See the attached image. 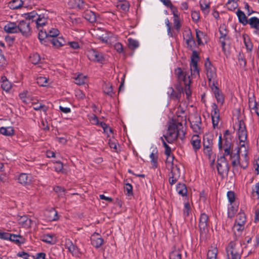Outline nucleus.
Instances as JSON below:
<instances>
[{
	"label": "nucleus",
	"mask_w": 259,
	"mask_h": 259,
	"mask_svg": "<svg viewBox=\"0 0 259 259\" xmlns=\"http://www.w3.org/2000/svg\"><path fill=\"white\" fill-rule=\"evenodd\" d=\"M205 67L209 86L218 84L216 69L208 59L205 63Z\"/></svg>",
	"instance_id": "nucleus-9"
},
{
	"label": "nucleus",
	"mask_w": 259,
	"mask_h": 259,
	"mask_svg": "<svg viewBox=\"0 0 259 259\" xmlns=\"http://www.w3.org/2000/svg\"><path fill=\"white\" fill-rule=\"evenodd\" d=\"M245 222L246 217L245 213L243 212H240L237 215L236 219V224L240 227L238 230L241 229V228L244 226Z\"/></svg>",
	"instance_id": "nucleus-34"
},
{
	"label": "nucleus",
	"mask_w": 259,
	"mask_h": 259,
	"mask_svg": "<svg viewBox=\"0 0 259 259\" xmlns=\"http://www.w3.org/2000/svg\"><path fill=\"white\" fill-rule=\"evenodd\" d=\"M46 219L48 221H56L59 220V216L57 211L54 208H51L45 212Z\"/></svg>",
	"instance_id": "nucleus-23"
},
{
	"label": "nucleus",
	"mask_w": 259,
	"mask_h": 259,
	"mask_svg": "<svg viewBox=\"0 0 259 259\" xmlns=\"http://www.w3.org/2000/svg\"><path fill=\"white\" fill-rule=\"evenodd\" d=\"M196 35L198 45H201L203 44L202 39L205 37L204 33L200 30H196Z\"/></svg>",
	"instance_id": "nucleus-46"
},
{
	"label": "nucleus",
	"mask_w": 259,
	"mask_h": 259,
	"mask_svg": "<svg viewBox=\"0 0 259 259\" xmlns=\"http://www.w3.org/2000/svg\"><path fill=\"white\" fill-rule=\"evenodd\" d=\"M221 36H220V41L221 42L222 46L224 47L225 46V42L224 41L225 37L227 36V33L225 29L223 30V28L221 27L219 29Z\"/></svg>",
	"instance_id": "nucleus-52"
},
{
	"label": "nucleus",
	"mask_w": 259,
	"mask_h": 259,
	"mask_svg": "<svg viewBox=\"0 0 259 259\" xmlns=\"http://www.w3.org/2000/svg\"><path fill=\"white\" fill-rule=\"evenodd\" d=\"M185 133L182 122H175L170 123L168 127L166 135H163L165 140L168 143H172L179 137L183 139Z\"/></svg>",
	"instance_id": "nucleus-3"
},
{
	"label": "nucleus",
	"mask_w": 259,
	"mask_h": 259,
	"mask_svg": "<svg viewBox=\"0 0 259 259\" xmlns=\"http://www.w3.org/2000/svg\"><path fill=\"white\" fill-rule=\"evenodd\" d=\"M173 24H174V28L176 30L177 32H178L180 31V29L181 27V24L180 23V17H173Z\"/></svg>",
	"instance_id": "nucleus-49"
},
{
	"label": "nucleus",
	"mask_w": 259,
	"mask_h": 259,
	"mask_svg": "<svg viewBox=\"0 0 259 259\" xmlns=\"http://www.w3.org/2000/svg\"><path fill=\"white\" fill-rule=\"evenodd\" d=\"M151 163L153 167L156 168L158 166V154L156 148H154L150 154Z\"/></svg>",
	"instance_id": "nucleus-31"
},
{
	"label": "nucleus",
	"mask_w": 259,
	"mask_h": 259,
	"mask_svg": "<svg viewBox=\"0 0 259 259\" xmlns=\"http://www.w3.org/2000/svg\"><path fill=\"white\" fill-rule=\"evenodd\" d=\"M59 34V31L56 28H51L40 30L38 32V38L41 44H45L46 39L50 40L52 38L57 37Z\"/></svg>",
	"instance_id": "nucleus-11"
},
{
	"label": "nucleus",
	"mask_w": 259,
	"mask_h": 259,
	"mask_svg": "<svg viewBox=\"0 0 259 259\" xmlns=\"http://www.w3.org/2000/svg\"><path fill=\"white\" fill-rule=\"evenodd\" d=\"M52 45L56 48H59L62 46L67 45V40H65L63 37H58L52 38L50 39Z\"/></svg>",
	"instance_id": "nucleus-24"
},
{
	"label": "nucleus",
	"mask_w": 259,
	"mask_h": 259,
	"mask_svg": "<svg viewBox=\"0 0 259 259\" xmlns=\"http://www.w3.org/2000/svg\"><path fill=\"white\" fill-rule=\"evenodd\" d=\"M176 191L178 194L183 197H187L188 194V190L185 184L179 183L176 186Z\"/></svg>",
	"instance_id": "nucleus-26"
},
{
	"label": "nucleus",
	"mask_w": 259,
	"mask_h": 259,
	"mask_svg": "<svg viewBox=\"0 0 259 259\" xmlns=\"http://www.w3.org/2000/svg\"><path fill=\"white\" fill-rule=\"evenodd\" d=\"M87 56L89 60L98 62H101L103 60L102 54L95 49L87 51Z\"/></svg>",
	"instance_id": "nucleus-18"
},
{
	"label": "nucleus",
	"mask_w": 259,
	"mask_h": 259,
	"mask_svg": "<svg viewBox=\"0 0 259 259\" xmlns=\"http://www.w3.org/2000/svg\"><path fill=\"white\" fill-rule=\"evenodd\" d=\"M89 119L94 124L97 125L99 124V121L97 116L94 114L89 116Z\"/></svg>",
	"instance_id": "nucleus-63"
},
{
	"label": "nucleus",
	"mask_w": 259,
	"mask_h": 259,
	"mask_svg": "<svg viewBox=\"0 0 259 259\" xmlns=\"http://www.w3.org/2000/svg\"><path fill=\"white\" fill-rule=\"evenodd\" d=\"M0 133L4 135L10 136L14 134V130L11 126L2 127L0 128Z\"/></svg>",
	"instance_id": "nucleus-40"
},
{
	"label": "nucleus",
	"mask_w": 259,
	"mask_h": 259,
	"mask_svg": "<svg viewBox=\"0 0 259 259\" xmlns=\"http://www.w3.org/2000/svg\"><path fill=\"white\" fill-rule=\"evenodd\" d=\"M66 246L69 252L72 253H75L77 252V247L73 244L71 242H68L66 244Z\"/></svg>",
	"instance_id": "nucleus-53"
},
{
	"label": "nucleus",
	"mask_w": 259,
	"mask_h": 259,
	"mask_svg": "<svg viewBox=\"0 0 259 259\" xmlns=\"http://www.w3.org/2000/svg\"><path fill=\"white\" fill-rule=\"evenodd\" d=\"M29 21L26 19V20L20 21L18 23V33H21L24 37H29L32 33V28Z\"/></svg>",
	"instance_id": "nucleus-14"
},
{
	"label": "nucleus",
	"mask_w": 259,
	"mask_h": 259,
	"mask_svg": "<svg viewBox=\"0 0 259 259\" xmlns=\"http://www.w3.org/2000/svg\"><path fill=\"white\" fill-rule=\"evenodd\" d=\"M17 244H21L24 243V238L20 235L10 234L9 240Z\"/></svg>",
	"instance_id": "nucleus-37"
},
{
	"label": "nucleus",
	"mask_w": 259,
	"mask_h": 259,
	"mask_svg": "<svg viewBox=\"0 0 259 259\" xmlns=\"http://www.w3.org/2000/svg\"><path fill=\"white\" fill-rule=\"evenodd\" d=\"M248 24L251 28L254 29L253 33L259 35V19L256 17H252L249 19Z\"/></svg>",
	"instance_id": "nucleus-21"
},
{
	"label": "nucleus",
	"mask_w": 259,
	"mask_h": 259,
	"mask_svg": "<svg viewBox=\"0 0 259 259\" xmlns=\"http://www.w3.org/2000/svg\"><path fill=\"white\" fill-rule=\"evenodd\" d=\"M40 61V57L37 53L32 54L30 56V61L33 64L39 63Z\"/></svg>",
	"instance_id": "nucleus-48"
},
{
	"label": "nucleus",
	"mask_w": 259,
	"mask_h": 259,
	"mask_svg": "<svg viewBox=\"0 0 259 259\" xmlns=\"http://www.w3.org/2000/svg\"><path fill=\"white\" fill-rule=\"evenodd\" d=\"M217 254V248L215 247H211L208 251L207 259H218Z\"/></svg>",
	"instance_id": "nucleus-39"
},
{
	"label": "nucleus",
	"mask_w": 259,
	"mask_h": 259,
	"mask_svg": "<svg viewBox=\"0 0 259 259\" xmlns=\"http://www.w3.org/2000/svg\"><path fill=\"white\" fill-rule=\"evenodd\" d=\"M75 83L78 85L84 84L87 81V76L82 74H78L74 78Z\"/></svg>",
	"instance_id": "nucleus-42"
},
{
	"label": "nucleus",
	"mask_w": 259,
	"mask_h": 259,
	"mask_svg": "<svg viewBox=\"0 0 259 259\" xmlns=\"http://www.w3.org/2000/svg\"><path fill=\"white\" fill-rule=\"evenodd\" d=\"M227 198L230 204L235 203V195L234 192L230 191L227 193Z\"/></svg>",
	"instance_id": "nucleus-54"
},
{
	"label": "nucleus",
	"mask_w": 259,
	"mask_h": 259,
	"mask_svg": "<svg viewBox=\"0 0 259 259\" xmlns=\"http://www.w3.org/2000/svg\"><path fill=\"white\" fill-rule=\"evenodd\" d=\"M208 216L204 213H201L199 218V228L200 235L205 236L208 232Z\"/></svg>",
	"instance_id": "nucleus-15"
},
{
	"label": "nucleus",
	"mask_w": 259,
	"mask_h": 259,
	"mask_svg": "<svg viewBox=\"0 0 259 259\" xmlns=\"http://www.w3.org/2000/svg\"><path fill=\"white\" fill-rule=\"evenodd\" d=\"M42 241L51 243L53 242V235L51 234H45L43 236Z\"/></svg>",
	"instance_id": "nucleus-64"
},
{
	"label": "nucleus",
	"mask_w": 259,
	"mask_h": 259,
	"mask_svg": "<svg viewBox=\"0 0 259 259\" xmlns=\"http://www.w3.org/2000/svg\"><path fill=\"white\" fill-rule=\"evenodd\" d=\"M167 94L168 97L173 100L180 101L181 97V93L180 92H176L174 90L173 88L169 87L167 89Z\"/></svg>",
	"instance_id": "nucleus-29"
},
{
	"label": "nucleus",
	"mask_w": 259,
	"mask_h": 259,
	"mask_svg": "<svg viewBox=\"0 0 259 259\" xmlns=\"http://www.w3.org/2000/svg\"><path fill=\"white\" fill-rule=\"evenodd\" d=\"M128 47L132 49H135L137 48H138L139 46V44L138 40L132 39V38H128Z\"/></svg>",
	"instance_id": "nucleus-51"
},
{
	"label": "nucleus",
	"mask_w": 259,
	"mask_h": 259,
	"mask_svg": "<svg viewBox=\"0 0 259 259\" xmlns=\"http://www.w3.org/2000/svg\"><path fill=\"white\" fill-rule=\"evenodd\" d=\"M165 23L167 27V34L169 36L171 37H175L177 35V33L171 29L170 23L168 18L165 20Z\"/></svg>",
	"instance_id": "nucleus-41"
},
{
	"label": "nucleus",
	"mask_w": 259,
	"mask_h": 259,
	"mask_svg": "<svg viewBox=\"0 0 259 259\" xmlns=\"http://www.w3.org/2000/svg\"><path fill=\"white\" fill-rule=\"evenodd\" d=\"M213 138L211 135H205L203 137V146L204 153L210 157L212 154V148L213 146Z\"/></svg>",
	"instance_id": "nucleus-16"
},
{
	"label": "nucleus",
	"mask_w": 259,
	"mask_h": 259,
	"mask_svg": "<svg viewBox=\"0 0 259 259\" xmlns=\"http://www.w3.org/2000/svg\"><path fill=\"white\" fill-rule=\"evenodd\" d=\"M37 83L41 87L48 85V78L45 76H39L36 79Z\"/></svg>",
	"instance_id": "nucleus-44"
},
{
	"label": "nucleus",
	"mask_w": 259,
	"mask_h": 259,
	"mask_svg": "<svg viewBox=\"0 0 259 259\" xmlns=\"http://www.w3.org/2000/svg\"><path fill=\"white\" fill-rule=\"evenodd\" d=\"M169 8L170 9L171 14L173 15V17H180V13L176 6L172 4Z\"/></svg>",
	"instance_id": "nucleus-58"
},
{
	"label": "nucleus",
	"mask_w": 259,
	"mask_h": 259,
	"mask_svg": "<svg viewBox=\"0 0 259 259\" xmlns=\"http://www.w3.org/2000/svg\"><path fill=\"white\" fill-rule=\"evenodd\" d=\"M92 244L98 248L100 247L103 243L104 240L98 234H94L92 235L91 238Z\"/></svg>",
	"instance_id": "nucleus-25"
},
{
	"label": "nucleus",
	"mask_w": 259,
	"mask_h": 259,
	"mask_svg": "<svg viewBox=\"0 0 259 259\" xmlns=\"http://www.w3.org/2000/svg\"><path fill=\"white\" fill-rule=\"evenodd\" d=\"M236 15L238 17L239 22L243 25H245L249 22V19L247 20V17L244 13L240 10H238L236 12Z\"/></svg>",
	"instance_id": "nucleus-35"
},
{
	"label": "nucleus",
	"mask_w": 259,
	"mask_h": 259,
	"mask_svg": "<svg viewBox=\"0 0 259 259\" xmlns=\"http://www.w3.org/2000/svg\"><path fill=\"white\" fill-rule=\"evenodd\" d=\"M200 9L204 15H207L210 12V2L209 0H200Z\"/></svg>",
	"instance_id": "nucleus-30"
},
{
	"label": "nucleus",
	"mask_w": 259,
	"mask_h": 259,
	"mask_svg": "<svg viewBox=\"0 0 259 259\" xmlns=\"http://www.w3.org/2000/svg\"><path fill=\"white\" fill-rule=\"evenodd\" d=\"M163 147L165 148L164 154L166 155L165 161L167 169L170 170L168 182L170 185L175 184L179 180L181 172L178 165V161L175 159L174 155L171 154L170 147L166 144L162 137H160Z\"/></svg>",
	"instance_id": "nucleus-1"
},
{
	"label": "nucleus",
	"mask_w": 259,
	"mask_h": 259,
	"mask_svg": "<svg viewBox=\"0 0 259 259\" xmlns=\"http://www.w3.org/2000/svg\"><path fill=\"white\" fill-rule=\"evenodd\" d=\"M92 34L95 36L97 38H98L102 41L107 42V38L106 37V36H104V34H99L96 30H94V33H93Z\"/></svg>",
	"instance_id": "nucleus-60"
},
{
	"label": "nucleus",
	"mask_w": 259,
	"mask_h": 259,
	"mask_svg": "<svg viewBox=\"0 0 259 259\" xmlns=\"http://www.w3.org/2000/svg\"><path fill=\"white\" fill-rule=\"evenodd\" d=\"M55 166L54 169L57 172H61L62 171L63 168V164L60 161H56L54 162Z\"/></svg>",
	"instance_id": "nucleus-55"
},
{
	"label": "nucleus",
	"mask_w": 259,
	"mask_h": 259,
	"mask_svg": "<svg viewBox=\"0 0 259 259\" xmlns=\"http://www.w3.org/2000/svg\"><path fill=\"white\" fill-rule=\"evenodd\" d=\"M18 181L24 186L29 185L32 183V177L30 174L22 173L19 176Z\"/></svg>",
	"instance_id": "nucleus-20"
},
{
	"label": "nucleus",
	"mask_w": 259,
	"mask_h": 259,
	"mask_svg": "<svg viewBox=\"0 0 259 259\" xmlns=\"http://www.w3.org/2000/svg\"><path fill=\"white\" fill-rule=\"evenodd\" d=\"M238 137L239 140V146L241 152H244L245 156L247 155L248 142L247 141V131L244 122L239 120L238 123Z\"/></svg>",
	"instance_id": "nucleus-5"
},
{
	"label": "nucleus",
	"mask_w": 259,
	"mask_h": 259,
	"mask_svg": "<svg viewBox=\"0 0 259 259\" xmlns=\"http://www.w3.org/2000/svg\"><path fill=\"white\" fill-rule=\"evenodd\" d=\"M238 210V205L236 203H232L228 205V216L230 218L234 217Z\"/></svg>",
	"instance_id": "nucleus-36"
},
{
	"label": "nucleus",
	"mask_w": 259,
	"mask_h": 259,
	"mask_svg": "<svg viewBox=\"0 0 259 259\" xmlns=\"http://www.w3.org/2000/svg\"><path fill=\"white\" fill-rule=\"evenodd\" d=\"M4 29L8 33H18V24L15 22H9L5 25Z\"/></svg>",
	"instance_id": "nucleus-22"
},
{
	"label": "nucleus",
	"mask_w": 259,
	"mask_h": 259,
	"mask_svg": "<svg viewBox=\"0 0 259 259\" xmlns=\"http://www.w3.org/2000/svg\"><path fill=\"white\" fill-rule=\"evenodd\" d=\"M175 74L177 78L178 81L180 83H183L184 85H190L191 82V77L196 78L199 76V75L196 77L193 75H191L187 72L186 71L183 70L180 67H178L175 70Z\"/></svg>",
	"instance_id": "nucleus-10"
},
{
	"label": "nucleus",
	"mask_w": 259,
	"mask_h": 259,
	"mask_svg": "<svg viewBox=\"0 0 259 259\" xmlns=\"http://www.w3.org/2000/svg\"><path fill=\"white\" fill-rule=\"evenodd\" d=\"M210 88L218 103L222 105L224 102V97L222 91L220 90L217 84L210 86Z\"/></svg>",
	"instance_id": "nucleus-19"
},
{
	"label": "nucleus",
	"mask_w": 259,
	"mask_h": 259,
	"mask_svg": "<svg viewBox=\"0 0 259 259\" xmlns=\"http://www.w3.org/2000/svg\"><path fill=\"white\" fill-rule=\"evenodd\" d=\"M124 190L126 195L131 196L133 195V186L131 184L125 183L124 186Z\"/></svg>",
	"instance_id": "nucleus-47"
},
{
	"label": "nucleus",
	"mask_w": 259,
	"mask_h": 259,
	"mask_svg": "<svg viewBox=\"0 0 259 259\" xmlns=\"http://www.w3.org/2000/svg\"><path fill=\"white\" fill-rule=\"evenodd\" d=\"M189 120L193 132L197 134H200L202 132L201 117L197 114L191 115L189 118Z\"/></svg>",
	"instance_id": "nucleus-13"
},
{
	"label": "nucleus",
	"mask_w": 259,
	"mask_h": 259,
	"mask_svg": "<svg viewBox=\"0 0 259 259\" xmlns=\"http://www.w3.org/2000/svg\"><path fill=\"white\" fill-rule=\"evenodd\" d=\"M11 7L14 9L19 8L22 4L21 0H13L11 3Z\"/></svg>",
	"instance_id": "nucleus-56"
},
{
	"label": "nucleus",
	"mask_w": 259,
	"mask_h": 259,
	"mask_svg": "<svg viewBox=\"0 0 259 259\" xmlns=\"http://www.w3.org/2000/svg\"><path fill=\"white\" fill-rule=\"evenodd\" d=\"M211 119L214 128L218 127L220 121V111L218 106L215 103H212L211 105Z\"/></svg>",
	"instance_id": "nucleus-17"
},
{
	"label": "nucleus",
	"mask_w": 259,
	"mask_h": 259,
	"mask_svg": "<svg viewBox=\"0 0 259 259\" xmlns=\"http://www.w3.org/2000/svg\"><path fill=\"white\" fill-rule=\"evenodd\" d=\"M84 18L91 23L96 21V16L94 12L91 11H87L84 14Z\"/></svg>",
	"instance_id": "nucleus-38"
},
{
	"label": "nucleus",
	"mask_w": 259,
	"mask_h": 259,
	"mask_svg": "<svg viewBox=\"0 0 259 259\" xmlns=\"http://www.w3.org/2000/svg\"><path fill=\"white\" fill-rule=\"evenodd\" d=\"M191 213V206L189 202H185L184 203V207L183 209V216L185 219L188 217Z\"/></svg>",
	"instance_id": "nucleus-45"
},
{
	"label": "nucleus",
	"mask_w": 259,
	"mask_h": 259,
	"mask_svg": "<svg viewBox=\"0 0 259 259\" xmlns=\"http://www.w3.org/2000/svg\"><path fill=\"white\" fill-rule=\"evenodd\" d=\"M103 90L105 94L109 96H112L113 93V90L111 85L109 83L105 84L103 87Z\"/></svg>",
	"instance_id": "nucleus-50"
},
{
	"label": "nucleus",
	"mask_w": 259,
	"mask_h": 259,
	"mask_svg": "<svg viewBox=\"0 0 259 259\" xmlns=\"http://www.w3.org/2000/svg\"><path fill=\"white\" fill-rule=\"evenodd\" d=\"M226 5L227 8L230 11H233L238 7L237 2H227Z\"/></svg>",
	"instance_id": "nucleus-57"
},
{
	"label": "nucleus",
	"mask_w": 259,
	"mask_h": 259,
	"mask_svg": "<svg viewBox=\"0 0 259 259\" xmlns=\"http://www.w3.org/2000/svg\"><path fill=\"white\" fill-rule=\"evenodd\" d=\"M1 88L2 89L8 92L10 91L12 87V84L10 82L7 77L5 76H2L1 78Z\"/></svg>",
	"instance_id": "nucleus-28"
},
{
	"label": "nucleus",
	"mask_w": 259,
	"mask_h": 259,
	"mask_svg": "<svg viewBox=\"0 0 259 259\" xmlns=\"http://www.w3.org/2000/svg\"><path fill=\"white\" fill-rule=\"evenodd\" d=\"M228 259H240L243 249L240 243L231 241L226 247Z\"/></svg>",
	"instance_id": "nucleus-6"
},
{
	"label": "nucleus",
	"mask_w": 259,
	"mask_h": 259,
	"mask_svg": "<svg viewBox=\"0 0 259 259\" xmlns=\"http://www.w3.org/2000/svg\"><path fill=\"white\" fill-rule=\"evenodd\" d=\"M200 138L197 134L192 137L191 144L192 145L193 149L196 151L200 148Z\"/></svg>",
	"instance_id": "nucleus-32"
},
{
	"label": "nucleus",
	"mask_w": 259,
	"mask_h": 259,
	"mask_svg": "<svg viewBox=\"0 0 259 259\" xmlns=\"http://www.w3.org/2000/svg\"><path fill=\"white\" fill-rule=\"evenodd\" d=\"M33 109L36 111L42 110L45 113H46L48 110V108L42 104L36 105L33 107Z\"/></svg>",
	"instance_id": "nucleus-59"
},
{
	"label": "nucleus",
	"mask_w": 259,
	"mask_h": 259,
	"mask_svg": "<svg viewBox=\"0 0 259 259\" xmlns=\"http://www.w3.org/2000/svg\"><path fill=\"white\" fill-rule=\"evenodd\" d=\"M54 190L55 192L57 193L59 195L63 196L65 194V189L60 186H55L54 188Z\"/></svg>",
	"instance_id": "nucleus-61"
},
{
	"label": "nucleus",
	"mask_w": 259,
	"mask_h": 259,
	"mask_svg": "<svg viewBox=\"0 0 259 259\" xmlns=\"http://www.w3.org/2000/svg\"><path fill=\"white\" fill-rule=\"evenodd\" d=\"M230 158L232 160L233 166L236 167L240 165L243 168H245L247 166V160L246 156L244 155V152H241L240 147L237 153L232 154L231 152Z\"/></svg>",
	"instance_id": "nucleus-8"
},
{
	"label": "nucleus",
	"mask_w": 259,
	"mask_h": 259,
	"mask_svg": "<svg viewBox=\"0 0 259 259\" xmlns=\"http://www.w3.org/2000/svg\"><path fill=\"white\" fill-rule=\"evenodd\" d=\"M217 168L218 174L222 177L227 176L229 170L228 162L224 155L218 156Z\"/></svg>",
	"instance_id": "nucleus-12"
},
{
	"label": "nucleus",
	"mask_w": 259,
	"mask_h": 259,
	"mask_svg": "<svg viewBox=\"0 0 259 259\" xmlns=\"http://www.w3.org/2000/svg\"><path fill=\"white\" fill-rule=\"evenodd\" d=\"M218 146L220 150H223L224 151L225 155H229L231 154L232 147V136L229 131H225L223 139L221 135L219 136Z\"/></svg>",
	"instance_id": "nucleus-7"
},
{
	"label": "nucleus",
	"mask_w": 259,
	"mask_h": 259,
	"mask_svg": "<svg viewBox=\"0 0 259 259\" xmlns=\"http://www.w3.org/2000/svg\"><path fill=\"white\" fill-rule=\"evenodd\" d=\"M68 4L72 8H78L82 9H85L87 5L82 0H69Z\"/></svg>",
	"instance_id": "nucleus-27"
},
{
	"label": "nucleus",
	"mask_w": 259,
	"mask_h": 259,
	"mask_svg": "<svg viewBox=\"0 0 259 259\" xmlns=\"http://www.w3.org/2000/svg\"><path fill=\"white\" fill-rule=\"evenodd\" d=\"M169 259H182V253L180 250L175 249L169 254Z\"/></svg>",
	"instance_id": "nucleus-43"
},
{
	"label": "nucleus",
	"mask_w": 259,
	"mask_h": 259,
	"mask_svg": "<svg viewBox=\"0 0 259 259\" xmlns=\"http://www.w3.org/2000/svg\"><path fill=\"white\" fill-rule=\"evenodd\" d=\"M25 15L28 20L31 21L32 23L35 22L36 27L39 32L41 30H44L43 27L46 26L49 22V18L47 15L44 14L38 15L34 11L27 13Z\"/></svg>",
	"instance_id": "nucleus-4"
},
{
	"label": "nucleus",
	"mask_w": 259,
	"mask_h": 259,
	"mask_svg": "<svg viewBox=\"0 0 259 259\" xmlns=\"http://www.w3.org/2000/svg\"><path fill=\"white\" fill-rule=\"evenodd\" d=\"M120 8L124 11H128L129 10L130 5L127 1H124L119 5Z\"/></svg>",
	"instance_id": "nucleus-62"
},
{
	"label": "nucleus",
	"mask_w": 259,
	"mask_h": 259,
	"mask_svg": "<svg viewBox=\"0 0 259 259\" xmlns=\"http://www.w3.org/2000/svg\"><path fill=\"white\" fill-rule=\"evenodd\" d=\"M249 107L251 110H254V112L259 117V103H257L253 98H249L248 100Z\"/></svg>",
	"instance_id": "nucleus-33"
},
{
	"label": "nucleus",
	"mask_w": 259,
	"mask_h": 259,
	"mask_svg": "<svg viewBox=\"0 0 259 259\" xmlns=\"http://www.w3.org/2000/svg\"><path fill=\"white\" fill-rule=\"evenodd\" d=\"M183 38L185 40L187 47L193 51L190 63V71H191L192 75L196 77L199 75L198 62L199 60V57L198 52L195 50H193L195 46V41L192 37V32L190 29L184 31L183 32Z\"/></svg>",
	"instance_id": "nucleus-2"
}]
</instances>
